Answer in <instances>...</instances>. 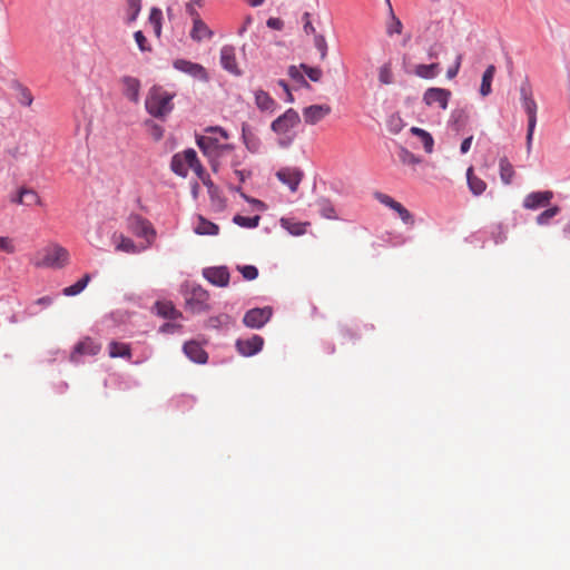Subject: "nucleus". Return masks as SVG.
<instances>
[{"instance_id":"f257e3e1","label":"nucleus","mask_w":570,"mask_h":570,"mask_svg":"<svg viewBox=\"0 0 570 570\" xmlns=\"http://www.w3.org/2000/svg\"><path fill=\"white\" fill-rule=\"evenodd\" d=\"M174 97L175 94L166 91L160 86L151 87L145 101L147 112L155 118L167 117L174 109Z\"/></svg>"},{"instance_id":"f03ea898","label":"nucleus","mask_w":570,"mask_h":570,"mask_svg":"<svg viewBox=\"0 0 570 570\" xmlns=\"http://www.w3.org/2000/svg\"><path fill=\"white\" fill-rule=\"evenodd\" d=\"M520 101L523 110L528 116V130L525 138V148L527 154L530 155L532 151V140L534 135V129L537 126V112L538 105L533 97V90L528 80L523 81L520 86Z\"/></svg>"},{"instance_id":"7ed1b4c3","label":"nucleus","mask_w":570,"mask_h":570,"mask_svg":"<svg viewBox=\"0 0 570 570\" xmlns=\"http://www.w3.org/2000/svg\"><path fill=\"white\" fill-rule=\"evenodd\" d=\"M301 122L298 112L289 108L283 115L277 117L271 125V129L279 136L278 145L283 148L289 147L295 138V135H291V130Z\"/></svg>"},{"instance_id":"20e7f679","label":"nucleus","mask_w":570,"mask_h":570,"mask_svg":"<svg viewBox=\"0 0 570 570\" xmlns=\"http://www.w3.org/2000/svg\"><path fill=\"white\" fill-rule=\"evenodd\" d=\"M69 262V252L60 246L52 245L45 249L42 259L37 262V266L62 268Z\"/></svg>"},{"instance_id":"39448f33","label":"nucleus","mask_w":570,"mask_h":570,"mask_svg":"<svg viewBox=\"0 0 570 570\" xmlns=\"http://www.w3.org/2000/svg\"><path fill=\"white\" fill-rule=\"evenodd\" d=\"M209 294L199 285H193L185 294L186 307L193 313H202L209 308Z\"/></svg>"},{"instance_id":"423d86ee","label":"nucleus","mask_w":570,"mask_h":570,"mask_svg":"<svg viewBox=\"0 0 570 570\" xmlns=\"http://www.w3.org/2000/svg\"><path fill=\"white\" fill-rule=\"evenodd\" d=\"M128 229L137 237L145 238L149 244L154 240L156 232L151 224L140 215L131 214L127 218Z\"/></svg>"},{"instance_id":"0eeeda50","label":"nucleus","mask_w":570,"mask_h":570,"mask_svg":"<svg viewBox=\"0 0 570 570\" xmlns=\"http://www.w3.org/2000/svg\"><path fill=\"white\" fill-rule=\"evenodd\" d=\"M101 351V344L91 337H83L79 341L70 353L72 363H80L83 356H95Z\"/></svg>"},{"instance_id":"6e6552de","label":"nucleus","mask_w":570,"mask_h":570,"mask_svg":"<svg viewBox=\"0 0 570 570\" xmlns=\"http://www.w3.org/2000/svg\"><path fill=\"white\" fill-rule=\"evenodd\" d=\"M272 314L269 306L252 308L245 313L243 323L249 328H261L271 320Z\"/></svg>"},{"instance_id":"1a4fd4ad","label":"nucleus","mask_w":570,"mask_h":570,"mask_svg":"<svg viewBox=\"0 0 570 570\" xmlns=\"http://www.w3.org/2000/svg\"><path fill=\"white\" fill-rule=\"evenodd\" d=\"M375 198L383 205L390 207L392 210H394L401 220L406 225H414V217L413 215L399 202L393 199L391 196L383 194V193H376Z\"/></svg>"},{"instance_id":"9d476101","label":"nucleus","mask_w":570,"mask_h":570,"mask_svg":"<svg viewBox=\"0 0 570 570\" xmlns=\"http://www.w3.org/2000/svg\"><path fill=\"white\" fill-rule=\"evenodd\" d=\"M332 112V108L327 104L311 105L303 108L302 114L306 125L315 126L324 120Z\"/></svg>"},{"instance_id":"9b49d317","label":"nucleus","mask_w":570,"mask_h":570,"mask_svg":"<svg viewBox=\"0 0 570 570\" xmlns=\"http://www.w3.org/2000/svg\"><path fill=\"white\" fill-rule=\"evenodd\" d=\"M451 96L449 89L433 87L425 90L423 101L429 107L438 105L440 108L446 109Z\"/></svg>"},{"instance_id":"f8f14e48","label":"nucleus","mask_w":570,"mask_h":570,"mask_svg":"<svg viewBox=\"0 0 570 570\" xmlns=\"http://www.w3.org/2000/svg\"><path fill=\"white\" fill-rule=\"evenodd\" d=\"M173 66L176 70L185 72L202 81H207L209 78L207 70L199 63L185 59H177L174 61Z\"/></svg>"},{"instance_id":"ddd939ff","label":"nucleus","mask_w":570,"mask_h":570,"mask_svg":"<svg viewBox=\"0 0 570 570\" xmlns=\"http://www.w3.org/2000/svg\"><path fill=\"white\" fill-rule=\"evenodd\" d=\"M276 177L287 185L292 191H296L304 177V173L299 168L286 167L279 169L276 173Z\"/></svg>"},{"instance_id":"4468645a","label":"nucleus","mask_w":570,"mask_h":570,"mask_svg":"<svg viewBox=\"0 0 570 570\" xmlns=\"http://www.w3.org/2000/svg\"><path fill=\"white\" fill-rule=\"evenodd\" d=\"M203 276L213 285L226 287L229 283V272L225 266L208 267L203 271Z\"/></svg>"},{"instance_id":"2eb2a0df","label":"nucleus","mask_w":570,"mask_h":570,"mask_svg":"<svg viewBox=\"0 0 570 570\" xmlns=\"http://www.w3.org/2000/svg\"><path fill=\"white\" fill-rule=\"evenodd\" d=\"M264 345V338L259 335H253L249 338H239L236 341V348L244 356H252L258 353Z\"/></svg>"},{"instance_id":"dca6fc26","label":"nucleus","mask_w":570,"mask_h":570,"mask_svg":"<svg viewBox=\"0 0 570 570\" xmlns=\"http://www.w3.org/2000/svg\"><path fill=\"white\" fill-rule=\"evenodd\" d=\"M552 198L553 193L551 190L533 191L524 197L523 207L531 210L546 207L550 204Z\"/></svg>"},{"instance_id":"f3484780","label":"nucleus","mask_w":570,"mask_h":570,"mask_svg":"<svg viewBox=\"0 0 570 570\" xmlns=\"http://www.w3.org/2000/svg\"><path fill=\"white\" fill-rule=\"evenodd\" d=\"M220 63L222 67L228 72L239 76L240 70L236 61L235 48L232 46H224L220 49Z\"/></svg>"},{"instance_id":"a211bd4d","label":"nucleus","mask_w":570,"mask_h":570,"mask_svg":"<svg viewBox=\"0 0 570 570\" xmlns=\"http://www.w3.org/2000/svg\"><path fill=\"white\" fill-rule=\"evenodd\" d=\"M197 145L205 155H213L218 149L232 150V145H219L218 139L214 136L197 137Z\"/></svg>"},{"instance_id":"6ab92c4d","label":"nucleus","mask_w":570,"mask_h":570,"mask_svg":"<svg viewBox=\"0 0 570 570\" xmlns=\"http://www.w3.org/2000/svg\"><path fill=\"white\" fill-rule=\"evenodd\" d=\"M120 81L124 96L132 102H138L140 94V81L131 76H125Z\"/></svg>"},{"instance_id":"aec40b11","label":"nucleus","mask_w":570,"mask_h":570,"mask_svg":"<svg viewBox=\"0 0 570 570\" xmlns=\"http://www.w3.org/2000/svg\"><path fill=\"white\" fill-rule=\"evenodd\" d=\"M183 350L186 356L195 363L205 364L208 360L206 351L195 341L186 342Z\"/></svg>"},{"instance_id":"412c9836","label":"nucleus","mask_w":570,"mask_h":570,"mask_svg":"<svg viewBox=\"0 0 570 570\" xmlns=\"http://www.w3.org/2000/svg\"><path fill=\"white\" fill-rule=\"evenodd\" d=\"M214 32L210 28L200 19L199 14L196 13L193 19V28L190 31V38L197 42L205 39H212Z\"/></svg>"},{"instance_id":"4be33fe9","label":"nucleus","mask_w":570,"mask_h":570,"mask_svg":"<svg viewBox=\"0 0 570 570\" xmlns=\"http://www.w3.org/2000/svg\"><path fill=\"white\" fill-rule=\"evenodd\" d=\"M242 138L248 151L254 154L259 150L261 139L248 124H243L242 126Z\"/></svg>"},{"instance_id":"5701e85b","label":"nucleus","mask_w":570,"mask_h":570,"mask_svg":"<svg viewBox=\"0 0 570 570\" xmlns=\"http://www.w3.org/2000/svg\"><path fill=\"white\" fill-rule=\"evenodd\" d=\"M255 105L262 112H274L277 108V102L269 96L268 92L257 89L254 92Z\"/></svg>"},{"instance_id":"b1692460","label":"nucleus","mask_w":570,"mask_h":570,"mask_svg":"<svg viewBox=\"0 0 570 570\" xmlns=\"http://www.w3.org/2000/svg\"><path fill=\"white\" fill-rule=\"evenodd\" d=\"M187 149L183 153L175 154L171 158L170 167L171 170L181 177H186L188 175V170L190 167L188 166Z\"/></svg>"},{"instance_id":"393cba45","label":"nucleus","mask_w":570,"mask_h":570,"mask_svg":"<svg viewBox=\"0 0 570 570\" xmlns=\"http://www.w3.org/2000/svg\"><path fill=\"white\" fill-rule=\"evenodd\" d=\"M466 180L470 191L474 196L482 195L487 189V183L473 173V167H469L466 170Z\"/></svg>"},{"instance_id":"a878e982","label":"nucleus","mask_w":570,"mask_h":570,"mask_svg":"<svg viewBox=\"0 0 570 570\" xmlns=\"http://www.w3.org/2000/svg\"><path fill=\"white\" fill-rule=\"evenodd\" d=\"M441 71L440 63L433 62L430 65L420 63L414 68V73L422 79H433Z\"/></svg>"},{"instance_id":"bb28decb","label":"nucleus","mask_w":570,"mask_h":570,"mask_svg":"<svg viewBox=\"0 0 570 570\" xmlns=\"http://www.w3.org/2000/svg\"><path fill=\"white\" fill-rule=\"evenodd\" d=\"M12 88L17 92V99L20 105L26 106V107H30L32 105L33 96L28 87H26L20 81L16 80L12 82Z\"/></svg>"},{"instance_id":"cd10ccee","label":"nucleus","mask_w":570,"mask_h":570,"mask_svg":"<svg viewBox=\"0 0 570 570\" xmlns=\"http://www.w3.org/2000/svg\"><path fill=\"white\" fill-rule=\"evenodd\" d=\"M500 178L504 185H510L513 181L515 171L512 164L507 157H501L499 160Z\"/></svg>"},{"instance_id":"c85d7f7f","label":"nucleus","mask_w":570,"mask_h":570,"mask_svg":"<svg viewBox=\"0 0 570 570\" xmlns=\"http://www.w3.org/2000/svg\"><path fill=\"white\" fill-rule=\"evenodd\" d=\"M198 235H217L219 232L218 225L207 220L203 216H198V224L195 227Z\"/></svg>"},{"instance_id":"c756f323","label":"nucleus","mask_w":570,"mask_h":570,"mask_svg":"<svg viewBox=\"0 0 570 570\" xmlns=\"http://www.w3.org/2000/svg\"><path fill=\"white\" fill-rule=\"evenodd\" d=\"M155 307L163 317L177 318L181 316V313L175 308L171 302H157Z\"/></svg>"},{"instance_id":"7c9ffc66","label":"nucleus","mask_w":570,"mask_h":570,"mask_svg":"<svg viewBox=\"0 0 570 570\" xmlns=\"http://www.w3.org/2000/svg\"><path fill=\"white\" fill-rule=\"evenodd\" d=\"M410 131L420 138L421 142L423 144L424 150L428 154H431L433 151L434 140L430 132L425 131L424 129H421L419 127H412Z\"/></svg>"},{"instance_id":"2f4dec72","label":"nucleus","mask_w":570,"mask_h":570,"mask_svg":"<svg viewBox=\"0 0 570 570\" xmlns=\"http://www.w3.org/2000/svg\"><path fill=\"white\" fill-rule=\"evenodd\" d=\"M109 356L111 358H115V357L130 358V356H131L130 346L125 343L111 342L109 344Z\"/></svg>"},{"instance_id":"473e14b6","label":"nucleus","mask_w":570,"mask_h":570,"mask_svg":"<svg viewBox=\"0 0 570 570\" xmlns=\"http://www.w3.org/2000/svg\"><path fill=\"white\" fill-rule=\"evenodd\" d=\"M495 73V67L493 65L488 66L482 76V82L480 87V94L487 97L491 94V83Z\"/></svg>"},{"instance_id":"72a5a7b5","label":"nucleus","mask_w":570,"mask_h":570,"mask_svg":"<svg viewBox=\"0 0 570 570\" xmlns=\"http://www.w3.org/2000/svg\"><path fill=\"white\" fill-rule=\"evenodd\" d=\"M186 157L189 158L188 166L190 167V169H193L195 171V174L198 176L199 179L203 178L207 173L204 169V167L202 166L196 151L191 148L187 149Z\"/></svg>"},{"instance_id":"f704fd0d","label":"nucleus","mask_w":570,"mask_h":570,"mask_svg":"<svg viewBox=\"0 0 570 570\" xmlns=\"http://www.w3.org/2000/svg\"><path fill=\"white\" fill-rule=\"evenodd\" d=\"M89 282H90V275L89 274H85L82 276V278H80L77 283H75L71 286H68V287L63 288L62 293L66 296L78 295L79 293H81L86 288V286L88 285Z\"/></svg>"},{"instance_id":"c9c22d12","label":"nucleus","mask_w":570,"mask_h":570,"mask_svg":"<svg viewBox=\"0 0 570 570\" xmlns=\"http://www.w3.org/2000/svg\"><path fill=\"white\" fill-rule=\"evenodd\" d=\"M234 322L233 317L228 314H219L217 316H212L207 320V327L210 328H220L227 327L232 325Z\"/></svg>"},{"instance_id":"e433bc0d","label":"nucleus","mask_w":570,"mask_h":570,"mask_svg":"<svg viewBox=\"0 0 570 570\" xmlns=\"http://www.w3.org/2000/svg\"><path fill=\"white\" fill-rule=\"evenodd\" d=\"M379 80L382 85H391L393 82L394 78L391 61H387L380 67Z\"/></svg>"},{"instance_id":"4c0bfd02","label":"nucleus","mask_w":570,"mask_h":570,"mask_svg":"<svg viewBox=\"0 0 570 570\" xmlns=\"http://www.w3.org/2000/svg\"><path fill=\"white\" fill-rule=\"evenodd\" d=\"M259 220H261V217L258 215L253 216V217H245V216H242V215H236L233 218V222L236 225H238L240 227H245V228H255V227H257L258 224H259Z\"/></svg>"},{"instance_id":"58836bf2","label":"nucleus","mask_w":570,"mask_h":570,"mask_svg":"<svg viewBox=\"0 0 570 570\" xmlns=\"http://www.w3.org/2000/svg\"><path fill=\"white\" fill-rule=\"evenodd\" d=\"M116 249L121 250L125 253H137L138 248L136 244L130 239L129 237H126L124 235L119 236V240L116 244Z\"/></svg>"},{"instance_id":"ea45409f","label":"nucleus","mask_w":570,"mask_h":570,"mask_svg":"<svg viewBox=\"0 0 570 570\" xmlns=\"http://www.w3.org/2000/svg\"><path fill=\"white\" fill-rule=\"evenodd\" d=\"M22 196L24 198V206L42 205L39 194L27 187H22Z\"/></svg>"},{"instance_id":"a19ab883","label":"nucleus","mask_w":570,"mask_h":570,"mask_svg":"<svg viewBox=\"0 0 570 570\" xmlns=\"http://www.w3.org/2000/svg\"><path fill=\"white\" fill-rule=\"evenodd\" d=\"M318 208H320L321 215L324 218H327V219H336L337 218L335 208L330 200H327V199L320 200Z\"/></svg>"},{"instance_id":"79ce46f5","label":"nucleus","mask_w":570,"mask_h":570,"mask_svg":"<svg viewBox=\"0 0 570 570\" xmlns=\"http://www.w3.org/2000/svg\"><path fill=\"white\" fill-rule=\"evenodd\" d=\"M397 155L400 161L404 165L415 166L421 163V159L406 148L401 147Z\"/></svg>"},{"instance_id":"37998d69","label":"nucleus","mask_w":570,"mask_h":570,"mask_svg":"<svg viewBox=\"0 0 570 570\" xmlns=\"http://www.w3.org/2000/svg\"><path fill=\"white\" fill-rule=\"evenodd\" d=\"M403 30V24L401 20L394 14L391 9V20L386 24V33L392 36L394 33L400 35Z\"/></svg>"},{"instance_id":"c03bdc74","label":"nucleus","mask_w":570,"mask_h":570,"mask_svg":"<svg viewBox=\"0 0 570 570\" xmlns=\"http://www.w3.org/2000/svg\"><path fill=\"white\" fill-rule=\"evenodd\" d=\"M560 213L559 206H552L546 210H543L538 217L537 223L539 225H547L549 224L550 219H552L554 216H557Z\"/></svg>"},{"instance_id":"a18cd8bd","label":"nucleus","mask_w":570,"mask_h":570,"mask_svg":"<svg viewBox=\"0 0 570 570\" xmlns=\"http://www.w3.org/2000/svg\"><path fill=\"white\" fill-rule=\"evenodd\" d=\"M141 9V0H127V13L128 22H132L137 19Z\"/></svg>"},{"instance_id":"49530a36","label":"nucleus","mask_w":570,"mask_h":570,"mask_svg":"<svg viewBox=\"0 0 570 570\" xmlns=\"http://www.w3.org/2000/svg\"><path fill=\"white\" fill-rule=\"evenodd\" d=\"M237 271L243 275L246 281H254L258 276V269L253 265H238Z\"/></svg>"},{"instance_id":"de8ad7c7","label":"nucleus","mask_w":570,"mask_h":570,"mask_svg":"<svg viewBox=\"0 0 570 570\" xmlns=\"http://www.w3.org/2000/svg\"><path fill=\"white\" fill-rule=\"evenodd\" d=\"M301 68L304 70L306 76L314 82H318L322 79L323 71L318 67H309L305 63L301 65Z\"/></svg>"},{"instance_id":"09e8293b","label":"nucleus","mask_w":570,"mask_h":570,"mask_svg":"<svg viewBox=\"0 0 570 570\" xmlns=\"http://www.w3.org/2000/svg\"><path fill=\"white\" fill-rule=\"evenodd\" d=\"M299 69H302L301 66H291L288 68V76L296 82L301 83L302 86L309 88L308 82L306 81Z\"/></svg>"},{"instance_id":"8fccbe9b","label":"nucleus","mask_w":570,"mask_h":570,"mask_svg":"<svg viewBox=\"0 0 570 570\" xmlns=\"http://www.w3.org/2000/svg\"><path fill=\"white\" fill-rule=\"evenodd\" d=\"M161 17H163V13L159 9L157 8H153L150 10V14H149V21L150 23L154 26L155 28V32L157 36L160 35V21H161Z\"/></svg>"},{"instance_id":"3c124183","label":"nucleus","mask_w":570,"mask_h":570,"mask_svg":"<svg viewBox=\"0 0 570 570\" xmlns=\"http://www.w3.org/2000/svg\"><path fill=\"white\" fill-rule=\"evenodd\" d=\"M0 250L7 254H13L16 252L13 239L7 236H0Z\"/></svg>"},{"instance_id":"603ef678","label":"nucleus","mask_w":570,"mask_h":570,"mask_svg":"<svg viewBox=\"0 0 570 570\" xmlns=\"http://www.w3.org/2000/svg\"><path fill=\"white\" fill-rule=\"evenodd\" d=\"M314 45L316 49L321 52V58L325 59L327 55V43L322 35H316L314 38Z\"/></svg>"},{"instance_id":"864d4df0","label":"nucleus","mask_w":570,"mask_h":570,"mask_svg":"<svg viewBox=\"0 0 570 570\" xmlns=\"http://www.w3.org/2000/svg\"><path fill=\"white\" fill-rule=\"evenodd\" d=\"M135 41L141 51H150V47L147 46V39L142 31L138 30L134 33Z\"/></svg>"},{"instance_id":"5fc2aeb1","label":"nucleus","mask_w":570,"mask_h":570,"mask_svg":"<svg viewBox=\"0 0 570 570\" xmlns=\"http://www.w3.org/2000/svg\"><path fill=\"white\" fill-rule=\"evenodd\" d=\"M213 205L218 209L222 210L225 208V198L220 195L219 189L217 188V191L214 194H209Z\"/></svg>"},{"instance_id":"6e6d98bb","label":"nucleus","mask_w":570,"mask_h":570,"mask_svg":"<svg viewBox=\"0 0 570 570\" xmlns=\"http://www.w3.org/2000/svg\"><path fill=\"white\" fill-rule=\"evenodd\" d=\"M451 118L453 119V122L458 126L460 125H463L468 118L464 110L460 109V110H454L452 112V116Z\"/></svg>"},{"instance_id":"4d7b16f0","label":"nucleus","mask_w":570,"mask_h":570,"mask_svg":"<svg viewBox=\"0 0 570 570\" xmlns=\"http://www.w3.org/2000/svg\"><path fill=\"white\" fill-rule=\"evenodd\" d=\"M461 61H462V56H461V55H459V56L456 57V60H455L454 66H453V67H451V68H449V69H448V71H446V77H448L449 79H452V78H454V77L458 75V72H459V70H460V67H461Z\"/></svg>"},{"instance_id":"13d9d810","label":"nucleus","mask_w":570,"mask_h":570,"mask_svg":"<svg viewBox=\"0 0 570 570\" xmlns=\"http://www.w3.org/2000/svg\"><path fill=\"white\" fill-rule=\"evenodd\" d=\"M266 24L268 28L274 30H282L284 27V22L279 18H269Z\"/></svg>"},{"instance_id":"bf43d9fd","label":"nucleus","mask_w":570,"mask_h":570,"mask_svg":"<svg viewBox=\"0 0 570 570\" xmlns=\"http://www.w3.org/2000/svg\"><path fill=\"white\" fill-rule=\"evenodd\" d=\"M203 184L207 187L208 194H214L217 191V186L210 180L208 174H206L203 178H200Z\"/></svg>"},{"instance_id":"052dcab7","label":"nucleus","mask_w":570,"mask_h":570,"mask_svg":"<svg viewBox=\"0 0 570 570\" xmlns=\"http://www.w3.org/2000/svg\"><path fill=\"white\" fill-rule=\"evenodd\" d=\"M472 140H473V136H470L462 141L461 147H460V150L462 154H466L470 150Z\"/></svg>"},{"instance_id":"680f3d73","label":"nucleus","mask_w":570,"mask_h":570,"mask_svg":"<svg viewBox=\"0 0 570 570\" xmlns=\"http://www.w3.org/2000/svg\"><path fill=\"white\" fill-rule=\"evenodd\" d=\"M10 202L17 205H24V198L22 196V187L18 190V193L10 198Z\"/></svg>"},{"instance_id":"e2e57ef3","label":"nucleus","mask_w":570,"mask_h":570,"mask_svg":"<svg viewBox=\"0 0 570 570\" xmlns=\"http://www.w3.org/2000/svg\"><path fill=\"white\" fill-rule=\"evenodd\" d=\"M304 18L306 19V22L304 24V31L306 33H315L316 30H315L314 26L312 24V22L309 21V13L306 12L304 14Z\"/></svg>"},{"instance_id":"0e129e2a","label":"nucleus","mask_w":570,"mask_h":570,"mask_svg":"<svg viewBox=\"0 0 570 570\" xmlns=\"http://www.w3.org/2000/svg\"><path fill=\"white\" fill-rule=\"evenodd\" d=\"M288 230L293 235H301L305 232V225L304 224H294L292 227L288 228Z\"/></svg>"},{"instance_id":"69168bd1","label":"nucleus","mask_w":570,"mask_h":570,"mask_svg":"<svg viewBox=\"0 0 570 570\" xmlns=\"http://www.w3.org/2000/svg\"><path fill=\"white\" fill-rule=\"evenodd\" d=\"M234 175L238 178L239 181L243 183L249 176V171H245V170H240V169L235 168L234 169Z\"/></svg>"},{"instance_id":"338daca9","label":"nucleus","mask_w":570,"mask_h":570,"mask_svg":"<svg viewBox=\"0 0 570 570\" xmlns=\"http://www.w3.org/2000/svg\"><path fill=\"white\" fill-rule=\"evenodd\" d=\"M209 132H218L224 139L228 138V134L220 127H210L207 129Z\"/></svg>"},{"instance_id":"774afa93","label":"nucleus","mask_w":570,"mask_h":570,"mask_svg":"<svg viewBox=\"0 0 570 570\" xmlns=\"http://www.w3.org/2000/svg\"><path fill=\"white\" fill-rule=\"evenodd\" d=\"M52 303V298L50 296H43L36 301V304L49 306Z\"/></svg>"}]
</instances>
